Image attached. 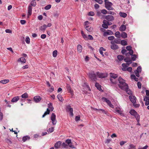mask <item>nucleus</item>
Returning a JSON list of instances; mask_svg holds the SVG:
<instances>
[{
    "instance_id": "nucleus-49",
    "label": "nucleus",
    "mask_w": 149,
    "mask_h": 149,
    "mask_svg": "<svg viewBox=\"0 0 149 149\" xmlns=\"http://www.w3.org/2000/svg\"><path fill=\"white\" fill-rule=\"evenodd\" d=\"M61 146L62 148H66L67 147L68 145L66 144L63 142L61 144Z\"/></svg>"
},
{
    "instance_id": "nucleus-19",
    "label": "nucleus",
    "mask_w": 149,
    "mask_h": 149,
    "mask_svg": "<svg viewBox=\"0 0 149 149\" xmlns=\"http://www.w3.org/2000/svg\"><path fill=\"white\" fill-rule=\"evenodd\" d=\"M134 116L135 118L138 123H139L140 116L137 112L136 114Z\"/></svg>"
},
{
    "instance_id": "nucleus-32",
    "label": "nucleus",
    "mask_w": 149,
    "mask_h": 149,
    "mask_svg": "<svg viewBox=\"0 0 149 149\" xmlns=\"http://www.w3.org/2000/svg\"><path fill=\"white\" fill-rule=\"evenodd\" d=\"M30 139V138L29 136H26L23 137L22 141L24 142H25L27 139Z\"/></svg>"
},
{
    "instance_id": "nucleus-61",
    "label": "nucleus",
    "mask_w": 149,
    "mask_h": 149,
    "mask_svg": "<svg viewBox=\"0 0 149 149\" xmlns=\"http://www.w3.org/2000/svg\"><path fill=\"white\" fill-rule=\"evenodd\" d=\"M126 143V141H122L120 142V146L123 145L125 143Z\"/></svg>"
},
{
    "instance_id": "nucleus-16",
    "label": "nucleus",
    "mask_w": 149,
    "mask_h": 149,
    "mask_svg": "<svg viewBox=\"0 0 149 149\" xmlns=\"http://www.w3.org/2000/svg\"><path fill=\"white\" fill-rule=\"evenodd\" d=\"M18 62H21L22 63H26V59L24 57H21L19 58L17 61Z\"/></svg>"
},
{
    "instance_id": "nucleus-17",
    "label": "nucleus",
    "mask_w": 149,
    "mask_h": 149,
    "mask_svg": "<svg viewBox=\"0 0 149 149\" xmlns=\"http://www.w3.org/2000/svg\"><path fill=\"white\" fill-rule=\"evenodd\" d=\"M66 88L67 90L69 91L71 94H72V93L73 91L71 90V88L69 84H67Z\"/></svg>"
},
{
    "instance_id": "nucleus-50",
    "label": "nucleus",
    "mask_w": 149,
    "mask_h": 149,
    "mask_svg": "<svg viewBox=\"0 0 149 149\" xmlns=\"http://www.w3.org/2000/svg\"><path fill=\"white\" fill-rule=\"evenodd\" d=\"M108 38L109 40H112L114 39V37L113 36H111L108 37Z\"/></svg>"
},
{
    "instance_id": "nucleus-31",
    "label": "nucleus",
    "mask_w": 149,
    "mask_h": 149,
    "mask_svg": "<svg viewBox=\"0 0 149 149\" xmlns=\"http://www.w3.org/2000/svg\"><path fill=\"white\" fill-rule=\"evenodd\" d=\"M117 58L118 60L121 61L123 60L124 57L123 56L121 55H118L117 56Z\"/></svg>"
},
{
    "instance_id": "nucleus-57",
    "label": "nucleus",
    "mask_w": 149,
    "mask_h": 149,
    "mask_svg": "<svg viewBox=\"0 0 149 149\" xmlns=\"http://www.w3.org/2000/svg\"><path fill=\"white\" fill-rule=\"evenodd\" d=\"M95 1L97 2L100 4H102L103 3V1L102 0H95Z\"/></svg>"
},
{
    "instance_id": "nucleus-11",
    "label": "nucleus",
    "mask_w": 149,
    "mask_h": 149,
    "mask_svg": "<svg viewBox=\"0 0 149 149\" xmlns=\"http://www.w3.org/2000/svg\"><path fill=\"white\" fill-rule=\"evenodd\" d=\"M124 88V89L123 90H125L127 93L129 95H130L132 94V91H130V89H129V88H128V85L127 86Z\"/></svg>"
},
{
    "instance_id": "nucleus-5",
    "label": "nucleus",
    "mask_w": 149,
    "mask_h": 149,
    "mask_svg": "<svg viewBox=\"0 0 149 149\" xmlns=\"http://www.w3.org/2000/svg\"><path fill=\"white\" fill-rule=\"evenodd\" d=\"M56 116L55 114L53 113L51 116V120L52 122V123L53 125H56Z\"/></svg>"
},
{
    "instance_id": "nucleus-63",
    "label": "nucleus",
    "mask_w": 149,
    "mask_h": 149,
    "mask_svg": "<svg viewBox=\"0 0 149 149\" xmlns=\"http://www.w3.org/2000/svg\"><path fill=\"white\" fill-rule=\"evenodd\" d=\"M127 70L129 72H131L132 70V68L131 67H129L127 68Z\"/></svg>"
},
{
    "instance_id": "nucleus-44",
    "label": "nucleus",
    "mask_w": 149,
    "mask_h": 149,
    "mask_svg": "<svg viewBox=\"0 0 149 149\" xmlns=\"http://www.w3.org/2000/svg\"><path fill=\"white\" fill-rule=\"evenodd\" d=\"M51 7V5L50 4L48 5L45 6V9L46 10H48L50 9Z\"/></svg>"
},
{
    "instance_id": "nucleus-26",
    "label": "nucleus",
    "mask_w": 149,
    "mask_h": 149,
    "mask_svg": "<svg viewBox=\"0 0 149 149\" xmlns=\"http://www.w3.org/2000/svg\"><path fill=\"white\" fill-rule=\"evenodd\" d=\"M121 36L123 38H125L127 37V34L125 32H122Z\"/></svg>"
},
{
    "instance_id": "nucleus-36",
    "label": "nucleus",
    "mask_w": 149,
    "mask_h": 149,
    "mask_svg": "<svg viewBox=\"0 0 149 149\" xmlns=\"http://www.w3.org/2000/svg\"><path fill=\"white\" fill-rule=\"evenodd\" d=\"M48 105V108H49L52 111L54 109V107L52 106V104L51 103H50Z\"/></svg>"
},
{
    "instance_id": "nucleus-18",
    "label": "nucleus",
    "mask_w": 149,
    "mask_h": 149,
    "mask_svg": "<svg viewBox=\"0 0 149 149\" xmlns=\"http://www.w3.org/2000/svg\"><path fill=\"white\" fill-rule=\"evenodd\" d=\"M97 75L100 78H104L105 76L104 75V74L99 72H97L96 73Z\"/></svg>"
},
{
    "instance_id": "nucleus-38",
    "label": "nucleus",
    "mask_w": 149,
    "mask_h": 149,
    "mask_svg": "<svg viewBox=\"0 0 149 149\" xmlns=\"http://www.w3.org/2000/svg\"><path fill=\"white\" fill-rule=\"evenodd\" d=\"M57 98L60 101H62L63 100V98L62 97L61 95V94H59L58 95Z\"/></svg>"
},
{
    "instance_id": "nucleus-12",
    "label": "nucleus",
    "mask_w": 149,
    "mask_h": 149,
    "mask_svg": "<svg viewBox=\"0 0 149 149\" xmlns=\"http://www.w3.org/2000/svg\"><path fill=\"white\" fill-rule=\"evenodd\" d=\"M61 145V142L60 141H58L54 145V147L55 148L57 149L59 148L60 146Z\"/></svg>"
},
{
    "instance_id": "nucleus-40",
    "label": "nucleus",
    "mask_w": 149,
    "mask_h": 149,
    "mask_svg": "<svg viewBox=\"0 0 149 149\" xmlns=\"http://www.w3.org/2000/svg\"><path fill=\"white\" fill-rule=\"evenodd\" d=\"M131 59L133 61H134L136 60V55L134 54H133L131 55Z\"/></svg>"
},
{
    "instance_id": "nucleus-15",
    "label": "nucleus",
    "mask_w": 149,
    "mask_h": 149,
    "mask_svg": "<svg viewBox=\"0 0 149 149\" xmlns=\"http://www.w3.org/2000/svg\"><path fill=\"white\" fill-rule=\"evenodd\" d=\"M126 29V26L124 24H122L119 30L120 31H125Z\"/></svg>"
},
{
    "instance_id": "nucleus-22",
    "label": "nucleus",
    "mask_w": 149,
    "mask_h": 149,
    "mask_svg": "<svg viewBox=\"0 0 149 149\" xmlns=\"http://www.w3.org/2000/svg\"><path fill=\"white\" fill-rule=\"evenodd\" d=\"M119 15L121 17L123 18H125L127 16V14L126 13L120 12L119 13Z\"/></svg>"
},
{
    "instance_id": "nucleus-41",
    "label": "nucleus",
    "mask_w": 149,
    "mask_h": 149,
    "mask_svg": "<svg viewBox=\"0 0 149 149\" xmlns=\"http://www.w3.org/2000/svg\"><path fill=\"white\" fill-rule=\"evenodd\" d=\"M54 130V127H51L49 128L47 130V131L49 132L52 133L53 132Z\"/></svg>"
},
{
    "instance_id": "nucleus-60",
    "label": "nucleus",
    "mask_w": 149,
    "mask_h": 149,
    "mask_svg": "<svg viewBox=\"0 0 149 149\" xmlns=\"http://www.w3.org/2000/svg\"><path fill=\"white\" fill-rule=\"evenodd\" d=\"M111 141V139H107L105 140V143H106L108 144L110 143V142Z\"/></svg>"
},
{
    "instance_id": "nucleus-55",
    "label": "nucleus",
    "mask_w": 149,
    "mask_h": 149,
    "mask_svg": "<svg viewBox=\"0 0 149 149\" xmlns=\"http://www.w3.org/2000/svg\"><path fill=\"white\" fill-rule=\"evenodd\" d=\"M3 113L0 112V121H1L3 119Z\"/></svg>"
},
{
    "instance_id": "nucleus-25",
    "label": "nucleus",
    "mask_w": 149,
    "mask_h": 149,
    "mask_svg": "<svg viewBox=\"0 0 149 149\" xmlns=\"http://www.w3.org/2000/svg\"><path fill=\"white\" fill-rule=\"evenodd\" d=\"M77 50L79 53H81L82 50V47L80 45H78L77 46Z\"/></svg>"
},
{
    "instance_id": "nucleus-14",
    "label": "nucleus",
    "mask_w": 149,
    "mask_h": 149,
    "mask_svg": "<svg viewBox=\"0 0 149 149\" xmlns=\"http://www.w3.org/2000/svg\"><path fill=\"white\" fill-rule=\"evenodd\" d=\"M32 7L31 6H29L28 9V15H31L32 14Z\"/></svg>"
},
{
    "instance_id": "nucleus-47",
    "label": "nucleus",
    "mask_w": 149,
    "mask_h": 149,
    "mask_svg": "<svg viewBox=\"0 0 149 149\" xmlns=\"http://www.w3.org/2000/svg\"><path fill=\"white\" fill-rule=\"evenodd\" d=\"M102 27L105 29H107L108 28V26L107 24H103L102 25Z\"/></svg>"
},
{
    "instance_id": "nucleus-39",
    "label": "nucleus",
    "mask_w": 149,
    "mask_h": 149,
    "mask_svg": "<svg viewBox=\"0 0 149 149\" xmlns=\"http://www.w3.org/2000/svg\"><path fill=\"white\" fill-rule=\"evenodd\" d=\"M21 97L23 98H26L28 97V95L27 93H26L21 95Z\"/></svg>"
},
{
    "instance_id": "nucleus-30",
    "label": "nucleus",
    "mask_w": 149,
    "mask_h": 149,
    "mask_svg": "<svg viewBox=\"0 0 149 149\" xmlns=\"http://www.w3.org/2000/svg\"><path fill=\"white\" fill-rule=\"evenodd\" d=\"M120 43L121 45L123 46L127 45V42L124 40H121Z\"/></svg>"
},
{
    "instance_id": "nucleus-13",
    "label": "nucleus",
    "mask_w": 149,
    "mask_h": 149,
    "mask_svg": "<svg viewBox=\"0 0 149 149\" xmlns=\"http://www.w3.org/2000/svg\"><path fill=\"white\" fill-rule=\"evenodd\" d=\"M108 31L105 32L104 33V36H105L107 35H112L113 34V32L110 30H108Z\"/></svg>"
},
{
    "instance_id": "nucleus-20",
    "label": "nucleus",
    "mask_w": 149,
    "mask_h": 149,
    "mask_svg": "<svg viewBox=\"0 0 149 149\" xmlns=\"http://www.w3.org/2000/svg\"><path fill=\"white\" fill-rule=\"evenodd\" d=\"M19 98L18 96L14 97L13 98L11 102H16L18 100H19Z\"/></svg>"
},
{
    "instance_id": "nucleus-8",
    "label": "nucleus",
    "mask_w": 149,
    "mask_h": 149,
    "mask_svg": "<svg viewBox=\"0 0 149 149\" xmlns=\"http://www.w3.org/2000/svg\"><path fill=\"white\" fill-rule=\"evenodd\" d=\"M41 97L39 96H36L33 98V100L35 102L38 103L41 100Z\"/></svg>"
},
{
    "instance_id": "nucleus-27",
    "label": "nucleus",
    "mask_w": 149,
    "mask_h": 149,
    "mask_svg": "<svg viewBox=\"0 0 149 149\" xmlns=\"http://www.w3.org/2000/svg\"><path fill=\"white\" fill-rule=\"evenodd\" d=\"M130 113L132 116H134L137 112L134 109H131L129 112Z\"/></svg>"
},
{
    "instance_id": "nucleus-23",
    "label": "nucleus",
    "mask_w": 149,
    "mask_h": 149,
    "mask_svg": "<svg viewBox=\"0 0 149 149\" xmlns=\"http://www.w3.org/2000/svg\"><path fill=\"white\" fill-rule=\"evenodd\" d=\"M46 26V25L45 24H44L42 26H40V30L42 31H44L47 28Z\"/></svg>"
},
{
    "instance_id": "nucleus-2",
    "label": "nucleus",
    "mask_w": 149,
    "mask_h": 149,
    "mask_svg": "<svg viewBox=\"0 0 149 149\" xmlns=\"http://www.w3.org/2000/svg\"><path fill=\"white\" fill-rule=\"evenodd\" d=\"M109 75L111 77L110 79V80L111 81V82L112 84H116L117 83V81H115L114 80L116 78L118 77V75L117 74H116L111 72L109 73Z\"/></svg>"
},
{
    "instance_id": "nucleus-51",
    "label": "nucleus",
    "mask_w": 149,
    "mask_h": 149,
    "mask_svg": "<svg viewBox=\"0 0 149 149\" xmlns=\"http://www.w3.org/2000/svg\"><path fill=\"white\" fill-rule=\"evenodd\" d=\"M139 71L137 70H135L134 71L135 74L136 75V76L137 77H139Z\"/></svg>"
},
{
    "instance_id": "nucleus-45",
    "label": "nucleus",
    "mask_w": 149,
    "mask_h": 149,
    "mask_svg": "<svg viewBox=\"0 0 149 149\" xmlns=\"http://www.w3.org/2000/svg\"><path fill=\"white\" fill-rule=\"evenodd\" d=\"M129 149H136L135 146L133 144H131L130 145V147Z\"/></svg>"
},
{
    "instance_id": "nucleus-29",
    "label": "nucleus",
    "mask_w": 149,
    "mask_h": 149,
    "mask_svg": "<svg viewBox=\"0 0 149 149\" xmlns=\"http://www.w3.org/2000/svg\"><path fill=\"white\" fill-rule=\"evenodd\" d=\"M121 34L119 31H117L115 33V36L116 37L120 38L121 37Z\"/></svg>"
},
{
    "instance_id": "nucleus-33",
    "label": "nucleus",
    "mask_w": 149,
    "mask_h": 149,
    "mask_svg": "<svg viewBox=\"0 0 149 149\" xmlns=\"http://www.w3.org/2000/svg\"><path fill=\"white\" fill-rule=\"evenodd\" d=\"M86 29L87 31L89 32L91 31L93 29L92 28L91 26H86Z\"/></svg>"
},
{
    "instance_id": "nucleus-24",
    "label": "nucleus",
    "mask_w": 149,
    "mask_h": 149,
    "mask_svg": "<svg viewBox=\"0 0 149 149\" xmlns=\"http://www.w3.org/2000/svg\"><path fill=\"white\" fill-rule=\"evenodd\" d=\"M101 100L104 102H106L107 104H109L111 102L109 100H107V98L104 97H102L101 98Z\"/></svg>"
},
{
    "instance_id": "nucleus-21",
    "label": "nucleus",
    "mask_w": 149,
    "mask_h": 149,
    "mask_svg": "<svg viewBox=\"0 0 149 149\" xmlns=\"http://www.w3.org/2000/svg\"><path fill=\"white\" fill-rule=\"evenodd\" d=\"M115 110L116 112L118 113L121 116H124L123 113L121 110L115 109Z\"/></svg>"
},
{
    "instance_id": "nucleus-43",
    "label": "nucleus",
    "mask_w": 149,
    "mask_h": 149,
    "mask_svg": "<svg viewBox=\"0 0 149 149\" xmlns=\"http://www.w3.org/2000/svg\"><path fill=\"white\" fill-rule=\"evenodd\" d=\"M57 50H54L53 52V56L54 57H56L57 55Z\"/></svg>"
},
{
    "instance_id": "nucleus-34",
    "label": "nucleus",
    "mask_w": 149,
    "mask_h": 149,
    "mask_svg": "<svg viewBox=\"0 0 149 149\" xmlns=\"http://www.w3.org/2000/svg\"><path fill=\"white\" fill-rule=\"evenodd\" d=\"M113 42H114V43H116L118 44H120V40L117 38L115 39L114 41H113Z\"/></svg>"
},
{
    "instance_id": "nucleus-4",
    "label": "nucleus",
    "mask_w": 149,
    "mask_h": 149,
    "mask_svg": "<svg viewBox=\"0 0 149 149\" xmlns=\"http://www.w3.org/2000/svg\"><path fill=\"white\" fill-rule=\"evenodd\" d=\"M105 8L109 10H113V8L111 7L112 3L110 2H107L105 3Z\"/></svg>"
},
{
    "instance_id": "nucleus-28",
    "label": "nucleus",
    "mask_w": 149,
    "mask_h": 149,
    "mask_svg": "<svg viewBox=\"0 0 149 149\" xmlns=\"http://www.w3.org/2000/svg\"><path fill=\"white\" fill-rule=\"evenodd\" d=\"M36 1L35 0H33L31 1L29 6H33L35 7L36 5Z\"/></svg>"
},
{
    "instance_id": "nucleus-1",
    "label": "nucleus",
    "mask_w": 149,
    "mask_h": 149,
    "mask_svg": "<svg viewBox=\"0 0 149 149\" xmlns=\"http://www.w3.org/2000/svg\"><path fill=\"white\" fill-rule=\"evenodd\" d=\"M118 81L119 83V84L118 85V86L122 89H124V88L128 85V84L125 83V80L122 79L120 77H119Z\"/></svg>"
},
{
    "instance_id": "nucleus-37",
    "label": "nucleus",
    "mask_w": 149,
    "mask_h": 149,
    "mask_svg": "<svg viewBox=\"0 0 149 149\" xmlns=\"http://www.w3.org/2000/svg\"><path fill=\"white\" fill-rule=\"evenodd\" d=\"M93 109L94 110H97L98 111H102V112L104 114H106V113H107V112L105 110H104L102 109H97L96 108H93Z\"/></svg>"
},
{
    "instance_id": "nucleus-3",
    "label": "nucleus",
    "mask_w": 149,
    "mask_h": 149,
    "mask_svg": "<svg viewBox=\"0 0 149 149\" xmlns=\"http://www.w3.org/2000/svg\"><path fill=\"white\" fill-rule=\"evenodd\" d=\"M89 77L91 79L92 81H96L97 80L96 75L94 73V72H90L89 73Z\"/></svg>"
},
{
    "instance_id": "nucleus-62",
    "label": "nucleus",
    "mask_w": 149,
    "mask_h": 149,
    "mask_svg": "<svg viewBox=\"0 0 149 149\" xmlns=\"http://www.w3.org/2000/svg\"><path fill=\"white\" fill-rule=\"evenodd\" d=\"M80 117L79 116H77L75 117V120L76 121H77L79 120L80 119Z\"/></svg>"
},
{
    "instance_id": "nucleus-59",
    "label": "nucleus",
    "mask_w": 149,
    "mask_h": 149,
    "mask_svg": "<svg viewBox=\"0 0 149 149\" xmlns=\"http://www.w3.org/2000/svg\"><path fill=\"white\" fill-rule=\"evenodd\" d=\"M141 84L140 82H137V86L139 89H140L141 88Z\"/></svg>"
},
{
    "instance_id": "nucleus-10",
    "label": "nucleus",
    "mask_w": 149,
    "mask_h": 149,
    "mask_svg": "<svg viewBox=\"0 0 149 149\" xmlns=\"http://www.w3.org/2000/svg\"><path fill=\"white\" fill-rule=\"evenodd\" d=\"M67 110L70 112V114L71 116H73V109L71 108L70 105H69L67 106Z\"/></svg>"
},
{
    "instance_id": "nucleus-58",
    "label": "nucleus",
    "mask_w": 149,
    "mask_h": 149,
    "mask_svg": "<svg viewBox=\"0 0 149 149\" xmlns=\"http://www.w3.org/2000/svg\"><path fill=\"white\" fill-rule=\"evenodd\" d=\"M49 111H45L44 113V114L42 115V117H44L47 114H49Z\"/></svg>"
},
{
    "instance_id": "nucleus-48",
    "label": "nucleus",
    "mask_w": 149,
    "mask_h": 149,
    "mask_svg": "<svg viewBox=\"0 0 149 149\" xmlns=\"http://www.w3.org/2000/svg\"><path fill=\"white\" fill-rule=\"evenodd\" d=\"M25 41L27 44H29L30 43V38L29 37L26 38L25 39Z\"/></svg>"
},
{
    "instance_id": "nucleus-54",
    "label": "nucleus",
    "mask_w": 149,
    "mask_h": 149,
    "mask_svg": "<svg viewBox=\"0 0 149 149\" xmlns=\"http://www.w3.org/2000/svg\"><path fill=\"white\" fill-rule=\"evenodd\" d=\"M65 142L68 144V145L71 143V141L70 139H68L66 140Z\"/></svg>"
},
{
    "instance_id": "nucleus-35",
    "label": "nucleus",
    "mask_w": 149,
    "mask_h": 149,
    "mask_svg": "<svg viewBox=\"0 0 149 149\" xmlns=\"http://www.w3.org/2000/svg\"><path fill=\"white\" fill-rule=\"evenodd\" d=\"M95 86L97 88L99 91L101 89V86L99 84L96 83L95 84Z\"/></svg>"
},
{
    "instance_id": "nucleus-6",
    "label": "nucleus",
    "mask_w": 149,
    "mask_h": 149,
    "mask_svg": "<svg viewBox=\"0 0 149 149\" xmlns=\"http://www.w3.org/2000/svg\"><path fill=\"white\" fill-rule=\"evenodd\" d=\"M129 98L133 104L136 103V98L134 96L130 95L129 96Z\"/></svg>"
},
{
    "instance_id": "nucleus-46",
    "label": "nucleus",
    "mask_w": 149,
    "mask_h": 149,
    "mask_svg": "<svg viewBox=\"0 0 149 149\" xmlns=\"http://www.w3.org/2000/svg\"><path fill=\"white\" fill-rule=\"evenodd\" d=\"M59 13L58 12H56L54 13V16L56 17V18H57L59 16Z\"/></svg>"
},
{
    "instance_id": "nucleus-7",
    "label": "nucleus",
    "mask_w": 149,
    "mask_h": 149,
    "mask_svg": "<svg viewBox=\"0 0 149 149\" xmlns=\"http://www.w3.org/2000/svg\"><path fill=\"white\" fill-rule=\"evenodd\" d=\"M111 48L114 50H116L118 49V46L115 44L114 42H113V41H111Z\"/></svg>"
},
{
    "instance_id": "nucleus-9",
    "label": "nucleus",
    "mask_w": 149,
    "mask_h": 149,
    "mask_svg": "<svg viewBox=\"0 0 149 149\" xmlns=\"http://www.w3.org/2000/svg\"><path fill=\"white\" fill-rule=\"evenodd\" d=\"M105 19L109 21H112L114 19V17L112 15H109L106 16Z\"/></svg>"
},
{
    "instance_id": "nucleus-56",
    "label": "nucleus",
    "mask_w": 149,
    "mask_h": 149,
    "mask_svg": "<svg viewBox=\"0 0 149 149\" xmlns=\"http://www.w3.org/2000/svg\"><path fill=\"white\" fill-rule=\"evenodd\" d=\"M122 67H123V68H126V67L128 66V65H127V64L125 63H123L122 64Z\"/></svg>"
},
{
    "instance_id": "nucleus-42",
    "label": "nucleus",
    "mask_w": 149,
    "mask_h": 149,
    "mask_svg": "<svg viewBox=\"0 0 149 149\" xmlns=\"http://www.w3.org/2000/svg\"><path fill=\"white\" fill-rule=\"evenodd\" d=\"M2 83L3 84H6L9 81L8 79H4L1 80Z\"/></svg>"
},
{
    "instance_id": "nucleus-52",
    "label": "nucleus",
    "mask_w": 149,
    "mask_h": 149,
    "mask_svg": "<svg viewBox=\"0 0 149 149\" xmlns=\"http://www.w3.org/2000/svg\"><path fill=\"white\" fill-rule=\"evenodd\" d=\"M94 15V13L92 11H91L89 12L88 14V15L91 16H93Z\"/></svg>"
},
{
    "instance_id": "nucleus-53",
    "label": "nucleus",
    "mask_w": 149,
    "mask_h": 149,
    "mask_svg": "<svg viewBox=\"0 0 149 149\" xmlns=\"http://www.w3.org/2000/svg\"><path fill=\"white\" fill-rule=\"evenodd\" d=\"M101 12L103 14H105L107 13H108V12L105 9H103L102 10Z\"/></svg>"
},
{
    "instance_id": "nucleus-64",
    "label": "nucleus",
    "mask_w": 149,
    "mask_h": 149,
    "mask_svg": "<svg viewBox=\"0 0 149 149\" xmlns=\"http://www.w3.org/2000/svg\"><path fill=\"white\" fill-rule=\"evenodd\" d=\"M132 47L130 46H128L126 47V49L128 51L132 49Z\"/></svg>"
}]
</instances>
